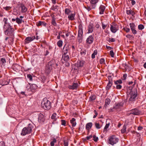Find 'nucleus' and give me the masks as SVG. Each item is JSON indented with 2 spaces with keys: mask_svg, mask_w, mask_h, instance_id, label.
<instances>
[{
  "mask_svg": "<svg viewBox=\"0 0 146 146\" xmlns=\"http://www.w3.org/2000/svg\"><path fill=\"white\" fill-rule=\"evenodd\" d=\"M124 102H121L119 103L115 104V106L111 110L112 111H114L113 109H119L121 107H122L123 106Z\"/></svg>",
  "mask_w": 146,
  "mask_h": 146,
  "instance_id": "9b49d317",
  "label": "nucleus"
},
{
  "mask_svg": "<svg viewBox=\"0 0 146 146\" xmlns=\"http://www.w3.org/2000/svg\"><path fill=\"white\" fill-rule=\"evenodd\" d=\"M108 79L109 82L106 88V90H108L110 89L112 84V80L111 77V76H109Z\"/></svg>",
  "mask_w": 146,
  "mask_h": 146,
  "instance_id": "1a4fd4ad",
  "label": "nucleus"
},
{
  "mask_svg": "<svg viewBox=\"0 0 146 146\" xmlns=\"http://www.w3.org/2000/svg\"><path fill=\"white\" fill-rule=\"evenodd\" d=\"M98 139V137H97L95 135H94L93 140L97 142Z\"/></svg>",
  "mask_w": 146,
  "mask_h": 146,
  "instance_id": "5fc2aeb1",
  "label": "nucleus"
},
{
  "mask_svg": "<svg viewBox=\"0 0 146 146\" xmlns=\"http://www.w3.org/2000/svg\"><path fill=\"white\" fill-rule=\"evenodd\" d=\"M36 25L38 27H39L42 25V21H39L38 22L36 23Z\"/></svg>",
  "mask_w": 146,
  "mask_h": 146,
  "instance_id": "4d7b16f0",
  "label": "nucleus"
},
{
  "mask_svg": "<svg viewBox=\"0 0 146 146\" xmlns=\"http://www.w3.org/2000/svg\"><path fill=\"white\" fill-rule=\"evenodd\" d=\"M0 62L2 65H4L6 62V60L4 58H1L0 60Z\"/></svg>",
  "mask_w": 146,
  "mask_h": 146,
  "instance_id": "72a5a7b5",
  "label": "nucleus"
},
{
  "mask_svg": "<svg viewBox=\"0 0 146 146\" xmlns=\"http://www.w3.org/2000/svg\"><path fill=\"white\" fill-rule=\"evenodd\" d=\"M78 84L77 83H73L72 85H69L68 88L69 89L74 90L76 89L78 86Z\"/></svg>",
  "mask_w": 146,
  "mask_h": 146,
  "instance_id": "ddd939ff",
  "label": "nucleus"
},
{
  "mask_svg": "<svg viewBox=\"0 0 146 146\" xmlns=\"http://www.w3.org/2000/svg\"><path fill=\"white\" fill-rule=\"evenodd\" d=\"M118 30L116 27H113L112 26H111L110 30L113 33H115Z\"/></svg>",
  "mask_w": 146,
  "mask_h": 146,
  "instance_id": "a878e982",
  "label": "nucleus"
},
{
  "mask_svg": "<svg viewBox=\"0 0 146 146\" xmlns=\"http://www.w3.org/2000/svg\"><path fill=\"white\" fill-rule=\"evenodd\" d=\"M27 78L30 81H32L33 77L32 75L30 74H28L27 75Z\"/></svg>",
  "mask_w": 146,
  "mask_h": 146,
  "instance_id": "8fccbe9b",
  "label": "nucleus"
},
{
  "mask_svg": "<svg viewBox=\"0 0 146 146\" xmlns=\"http://www.w3.org/2000/svg\"><path fill=\"white\" fill-rule=\"evenodd\" d=\"M51 23L54 26H57V23L56 22L55 20H52Z\"/></svg>",
  "mask_w": 146,
  "mask_h": 146,
  "instance_id": "3c124183",
  "label": "nucleus"
},
{
  "mask_svg": "<svg viewBox=\"0 0 146 146\" xmlns=\"http://www.w3.org/2000/svg\"><path fill=\"white\" fill-rule=\"evenodd\" d=\"M53 64L52 62H49L48 64L46 66L45 68V73L48 74H49L50 73L52 70V68H53L52 66Z\"/></svg>",
  "mask_w": 146,
  "mask_h": 146,
  "instance_id": "423d86ee",
  "label": "nucleus"
},
{
  "mask_svg": "<svg viewBox=\"0 0 146 146\" xmlns=\"http://www.w3.org/2000/svg\"><path fill=\"white\" fill-rule=\"evenodd\" d=\"M61 124L62 125L65 126L66 124V121L64 120H61Z\"/></svg>",
  "mask_w": 146,
  "mask_h": 146,
  "instance_id": "e2e57ef3",
  "label": "nucleus"
},
{
  "mask_svg": "<svg viewBox=\"0 0 146 146\" xmlns=\"http://www.w3.org/2000/svg\"><path fill=\"white\" fill-rule=\"evenodd\" d=\"M7 18H4L3 19V21L4 23V27H6V25H10V24L8 23H7Z\"/></svg>",
  "mask_w": 146,
  "mask_h": 146,
  "instance_id": "4c0bfd02",
  "label": "nucleus"
},
{
  "mask_svg": "<svg viewBox=\"0 0 146 146\" xmlns=\"http://www.w3.org/2000/svg\"><path fill=\"white\" fill-rule=\"evenodd\" d=\"M131 31L133 34L134 35L136 34L137 33V31L135 30V29L131 30Z\"/></svg>",
  "mask_w": 146,
  "mask_h": 146,
  "instance_id": "bf43d9fd",
  "label": "nucleus"
},
{
  "mask_svg": "<svg viewBox=\"0 0 146 146\" xmlns=\"http://www.w3.org/2000/svg\"><path fill=\"white\" fill-rule=\"evenodd\" d=\"M90 3L92 4H95L98 1V0H89Z\"/></svg>",
  "mask_w": 146,
  "mask_h": 146,
  "instance_id": "09e8293b",
  "label": "nucleus"
},
{
  "mask_svg": "<svg viewBox=\"0 0 146 146\" xmlns=\"http://www.w3.org/2000/svg\"><path fill=\"white\" fill-rule=\"evenodd\" d=\"M31 84L28 83L27 84V86L26 87V88L29 91H31L32 89H31Z\"/></svg>",
  "mask_w": 146,
  "mask_h": 146,
  "instance_id": "e433bc0d",
  "label": "nucleus"
},
{
  "mask_svg": "<svg viewBox=\"0 0 146 146\" xmlns=\"http://www.w3.org/2000/svg\"><path fill=\"white\" fill-rule=\"evenodd\" d=\"M129 25L131 29V30H132L133 29H135V25L133 23H130L129 24Z\"/></svg>",
  "mask_w": 146,
  "mask_h": 146,
  "instance_id": "de8ad7c7",
  "label": "nucleus"
},
{
  "mask_svg": "<svg viewBox=\"0 0 146 146\" xmlns=\"http://www.w3.org/2000/svg\"><path fill=\"white\" fill-rule=\"evenodd\" d=\"M94 40V35H91L89 36L87 38L86 42L88 44H92Z\"/></svg>",
  "mask_w": 146,
  "mask_h": 146,
  "instance_id": "9d476101",
  "label": "nucleus"
},
{
  "mask_svg": "<svg viewBox=\"0 0 146 146\" xmlns=\"http://www.w3.org/2000/svg\"><path fill=\"white\" fill-rule=\"evenodd\" d=\"M84 62L82 61H78L76 64V66L78 67H82L83 65Z\"/></svg>",
  "mask_w": 146,
  "mask_h": 146,
  "instance_id": "b1692460",
  "label": "nucleus"
},
{
  "mask_svg": "<svg viewBox=\"0 0 146 146\" xmlns=\"http://www.w3.org/2000/svg\"><path fill=\"white\" fill-rule=\"evenodd\" d=\"M94 28L92 24H90L89 25L88 28V32L87 33L89 34L92 33L94 31Z\"/></svg>",
  "mask_w": 146,
  "mask_h": 146,
  "instance_id": "dca6fc26",
  "label": "nucleus"
},
{
  "mask_svg": "<svg viewBox=\"0 0 146 146\" xmlns=\"http://www.w3.org/2000/svg\"><path fill=\"white\" fill-rule=\"evenodd\" d=\"M126 36L127 38H129V39H132V38H133V36L130 35L128 34L126 35Z\"/></svg>",
  "mask_w": 146,
  "mask_h": 146,
  "instance_id": "6e6d98bb",
  "label": "nucleus"
},
{
  "mask_svg": "<svg viewBox=\"0 0 146 146\" xmlns=\"http://www.w3.org/2000/svg\"><path fill=\"white\" fill-rule=\"evenodd\" d=\"M110 125V123L106 124L104 128V131H106L107 129L109 127Z\"/></svg>",
  "mask_w": 146,
  "mask_h": 146,
  "instance_id": "603ef678",
  "label": "nucleus"
},
{
  "mask_svg": "<svg viewBox=\"0 0 146 146\" xmlns=\"http://www.w3.org/2000/svg\"><path fill=\"white\" fill-rule=\"evenodd\" d=\"M31 91L32 92H33V90H36L37 88V85L35 84H32L31 85Z\"/></svg>",
  "mask_w": 146,
  "mask_h": 146,
  "instance_id": "c85d7f7f",
  "label": "nucleus"
},
{
  "mask_svg": "<svg viewBox=\"0 0 146 146\" xmlns=\"http://www.w3.org/2000/svg\"><path fill=\"white\" fill-rule=\"evenodd\" d=\"M16 19V22L17 24H20L22 23L23 21L22 19H21L18 17H17Z\"/></svg>",
  "mask_w": 146,
  "mask_h": 146,
  "instance_id": "7c9ffc66",
  "label": "nucleus"
},
{
  "mask_svg": "<svg viewBox=\"0 0 146 146\" xmlns=\"http://www.w3.org/2000/svg\"><path fill=\"white\" fill-rule=\"evenodd\" d=\"M126 13L127 14L130 15L132 16H134L135 14V13L131 10H127Z\"/></svg>",
  "mask_w": 146,
  "mask_h": 146,
  "instance_id": "bb28decb",
  "label": "nucleus"
},
{
  "mask_svg": "<svg viewBox=\"0 0 146 146\" xmlns=\"http://www.w3.org/2000/svg\"><path fill=\"white\" fill-rule=\"evenodd\" d=\"M57 141L56 139L54 138L52 140V141L50 143V145L51 146H54V143H56Z\"/></svg>",
  "mask_w": 146,
  "mask_h": 146,
  "instance_id": "2f4dec72",
  "label": "nucleus"
},
{
  "mask_svg": "<svg viewBox=\"0 0 146 146\" xmlns=\"http://www.w3.org/2000/svg\"><path fill=\"white\" fill-rule=\"evenodd\" d=\"M97 50H95L94 51L92 55V58L93 59L95 58V55H96L97 54Z\"/></svg>",
  "mask_w": 146,
  "mask_h": 146,
  "instance_id": "c9c22d12",
  "label": "nucleus"
},
{
  "mask_svg": "<svg viewBox=\"0 0 146 146\" xmlns=\"http://www.w3.org/2000/svg\"><path fill=\"white\" fill-rule=\"evenodd\" d=\"M126 125H124L123 129L121 130V133H124L126 131Z\"/></svg>",
  "mask_w": 146,
  "mask_h": 146,
  "instance_id": "a19ab883",
  "label": "nucleus"
},
{
  "mask_svg": "<svg viewBox=\"0 0 146 146\" xmlns=\"http://www.w3.org/2000/svg\"><path fill=\"white\" fill-rule=\"evenodd\" d=\"M100 63L101 64H104L105 62V60L104 58H102L100 59Z\"/></svg>",
  "mask_w": 146,
  "mask_h": 146,
  "instance_id": "0e129e2a",
  "label": "nucleus"
},
{
  "mask_svg": "<svg viewBox=\"0 0 146 146\" xmlns=\"http://www.w3.org/2000/svg\"><path fill=\"white\" fill-rule=\"evenodd\" d=\"M58 6L57 5H53L51 7V9L54 11L55 12H57L58 10L57 7Z\"/></svg>",
  "mask_w": 146,
  "mask_h": 146,
  "instance_id": "473e14b6",
  "label": "nucleus"
},
{
  "mask_svg": "<svg viewBox=\"0 0 146 146\" xmlns=\"http://www.w3.org/2000/svg\"><path fill=\"white\" fill-rule=\"evenodd\" d=\"M92 138V135H90L89 136H87L86 137V139L88 140H89L91 138Z\"/></svg>",
  "mask_w": 146,
  "mask_h": 146,
  "instance_id": "774afa93",
  "label": "nucleus"
},
{
  "mask_svg": "<svg viewBox=\"0 0 146 146\" xmlns=\"http://www.w3.org/2000/svg\"><path fill=\"white\" fill-rule=\"evenodd\" d=\"M108 39H107V40L109 42H114L115 41V39L113 38H108Z\"/></svg>",
  "mask_w": 146,
  "mask_h": 146,
  "instance_id": "37998d69",
  "label": "nucleus"
},
{
  "mask_svg": "<svg viewBox=\"0 0 146 146\" xmlns=\"http://www.w3.org/2000/svg\"><path fill=\"white\" fill-rule=\"evenodd\" d=\"M122 83L121 80H119L115 82V84L116 85V88L117 89H120L121 88L122 86L120 84Z\"/></svg>",
  "mask_w": 146,
  "mask_h": 146,
  "instance_id": "4468645a",
  "label": "nucleus"
},
{
  "mask_svg": "<svg viewBox=\"0 0 146 146\" xmlns=\"http://www.w3.org/2000/svg\"><path fill=\"white\" fill-rule=\"evenodd\" d=\"M110 54L111 57H114V53L113 50H111L110 52Z\"/></svg>",
  "mask_w": 146,
  "mask_h": 146,
  "instance_id": "69168bd1",
  "label": "nucleus"
},
{
  "mask_svg": "<svg viewBox=\"0 0 146 146\" xmlns=\"http://www.w3.org/2000/svg\"><path fill=\"white\" fill-rule=\"evenodd\" d=\"M11 7L10 6H7L4 8V9H5L6 10H9Z\"/></svg>",
  "mask_w": 146,
  "mask_h": 146,
  "instance_id": "338daca9",
  "label": "nucleus"
},
{
  "mask_svg": "<svg viewBox=\"0 0 146 146\" xmlns=\"http://www.w3.org/2000/svg\"><path fill=\"white\" fill-rule=\"evenodd\" d=\"M50 62H52V63L53 64V65H52V66L53 68H55L57 66V64L55 62L54 60H52L50 61Z\"/></svg>",
  "mask_w": 146,
  "mask_h": 146,
  "instance_id": "f704fd0d",
  "label": "nucleus"
},
{
  "mask_svg": "<svg viewBox=\"0 0 146 146\" xmlns=\"http://www.w3.org/2000/svg\"><path fill=\"white\" fill-rule=\"evenodd\" d=\"M76 119L74 118H72L71 120H70V123L72 124V127H75L76 126V123L75 121Z\"/></svg>",
  "mask_w": 146,
  "mask_h": 146,
  "instance_id": "393cba45",
  "label": "nucleus"
},
{
  "mask_svg": "<svg viewBox=\"0 0 146 146\" xmlns=\"http://www.w3.org/2000/svg\"><path fill=\"white\" fill-rule=\"evenodd\" d=\"M75 13H71L68 16V18L70 20L73 21L75 19Z\"/></svg>",
  "mask_w": 146,
  "mask_h": 146,
  "instance_id": "412c9836",
  "label": "nucleus"
},
{
  "mask_svg": "<svg viewBox=\"0 0 146 146\" xmlns=\"http://www.w3.org/2000/svg\"><path fill=\"white\" fill-rule=\"evenodd\" d=\"M33 128V127L32 124L29 123L27 127H25L23 129L21 133V135L25 136L27 134L31 133Z\"/></svg>",
  "mask_w": 146,
  "mask_h": 146,
  "instance_id": "f257e3e1",
  "label": "nucleus"
},
{
  "mask_svg": "<svg viewBox=\"0 0 146 146\" xmlns=\"http://www.w3.org/2000/svg\"><path fill=\"white\" fill-rule=\"evenodd\" d=\"M56 113L53 114L51 116V118L52 119H54V120H56Z\"/></svg>",
  "mask_w": 146,
  "mask_h": 146,
  "instance_id": "680f3d73",
  "label": "nucleus"
},
{
  "mask_svg": "<svg viewBox=\"0 0 146 146\" xmlns=\"http://www.w3.org/2000/svg\"><path fill=\"white\" fill-rule=\"evenodd\" d=\"M4 27L5 30V34L8 36H13V30L10 25H7Z\"/></svg>",
  "mask_w": 146,
  "mask_h": 146,
  "instance_id": "7ed1b4c3",
  "label": "nucleus"
},
{
  "mask_svg": "<svg viewBox=\"0 0 146 146\" xmlns=\"http://www.w3.org/2000/svg\"><path fill=\"white\" fill-rule=\"evenodd\" d=\"M105 9V7L103 5H101L99 8L100 11V14H102L104 13V12Z\"/></svg>",
  "mask_w": 146,
  "mask_h": 146,
  "instance_id": "aec40b11",
  "label": "nucleus"
},
{
  "mask_svg": "<svg viewBox=\"0 0 146 146\" xmlns=\"http://www.w3.org/2000/svg\"><path fill=\"white\" fill-rule=\"evenodd\" d=\"M95 125L96 128L97 129H100L102 126L99 123L97 122L95 123Z\"/></svg>",
  "mask_w": 146,
  "mask_h": 146,
  "instance_id": "58836bf2",
  "label": "nucleus"
},
{
  "mask_svg": "<svg viewBox=\"0 0 146 146\" xmlns=\"http://www.w3.org/2000/svg\"><path fill=\"white\" fill-rule=\"evenodd\" d=\"M110 102V100L109 98H106L105 101V106H107L108 105H109Z\"/></svg>",
  "mask_w": 146,
  "mask_h": 146,
  "instance_id": "c756f323",
  "label": "nucleus"
},
{
  "mask_svg": "<svg viewBox=\"0 0 146 146\" xmlns=\"http://www.w3.org/2000/svg\"><path fill=\"white\" fill-rule=\"evenodd\" d=\"M20 7L21 8V11L22 13H25L27 11V8L23 4H21Z\"/></svg>",
  "mask_w": 146,
  "mask_h": 146,
  "instance_id": "4be33fe9",
  "label": "nucleus"
},
{
  "mask_svg": "<svg viewBox=\"0 0 146 146\" xmlns=\"http://www.w3.org/2000/svg\"><path fill=\"white\" fill-rule=\"evenodd\" d=\"M64 146H68V141H64Z\"/></svg>",
  "mask_w": 146,
  "mask_h": 146,
  "instance_id": "052dcab7",
  "label": "nucleus"
},
{
  "mask_svg": "<svg viewBox=\"0 0 146 146\" xmlns=\"http://www.w3.org/2000/svg\"><path fill=\"white\" fill-rule=\"evenodd\" d=\"M9 82V81H7L5 79H2L0 80V84L2 86L8 84Z\"/></svg>",
  "mask_w": 146,
  "mask_h": 146,
  "instance_id": "6ab92c4d",
  "label": "nucleus"
},
{
  "mask_svg": "<svg viewBox=\"0 0 146 146\" xmlns=\"http://www.w3.org/2000/svg\"><path fill=\"white\" fill-rule=\"evenodd\" d=\"M137 92L135 91H131L130 92V97L129 99V102H132L135 100L136 97L137 96Z\"/></svg>",
  "mask_w": 146,
  "mask_h": 146,
  "instance_id": "39448f33",
  "label": "nucleus"
},
{
  "mask_svg": "<svg viewBox=\"0 0 146 146\" xmlns=\"http://www.w3.org/2000/svg\"><path fill=\"white\" fill-rule=\"evenodd\" d=\"M63 42L61 40H59L57 42V45L59 47H61L62 46Z\"/></svg>",
  "mask_w": 146,
  "mask_h": 146,
  "instance_id": "79ce46f5",
  "label": "nucleus"
},
{
  "mask_svg": "<svg viewBox=\"0 0 146 146\" xmlns=\"http://www.w3.org/2000/svg\"><path fill=\"white\" fill-rule=\"evenodd\" d=\"M86 50H81L80 54L84 56L86 54Z\"/></svg>",
  "mask_w": 146,
  "mask_h": 146,
  "instance_id": "864d4df0",
  "label": "nucleus"
},
{
  "mask_svg": "<svg viewBox=\"0 0 146 146\" xmlns=\"http://www.w3.org/2000/svg\"><path fill=\"white\" fill-rule=\"evenodd\" d=\"M102 25V29L104 30L105 29L107 26V24H104L103 22H101Z\"/></svg>",
  "mask_w": 146,
  "mask_h": 146,
  "instance_id": "c03bdc74",
  "label": "nucleus"
},
{
  "mask_svg": "<svg viewBox=\"0 0 146 146\" xmlns=\"http://www.w3.org/2000/svg\"><path fill=\"white\" fill-rule=\"evenodd\" d=\"M144 28V26L142 24L139 25L138 26V29L140 30H142Z\"/></svg>",
  "mask_w": 146,
  "mask_h": 146,
  "instance_id": "a18cd8bd",
  "label": "nucleus"
},
{
  "mask_svg": "<svg viewBox=\"0 0 146 146\" xmlns=\"http://www.w3.org/2000/svg\"><path fill=\"white\" fill-rule=\"evenodd\" d=\"M129 115L132 114L135 115H139L141 114V112L137 109L135 108L130 110L129 111Z\"/></svg>",
  "mask_w": 146,
  "mask_h": 146,
  "instance_id": "6e6552de",
  "label": "nucleus"
},
{
  "mask_svg": "<svg viewBox=\"0 0 146 146\" xmlns=\"http://www.w3.org/2000/svg\"><path fill=\"white\" fill-rule=\"evenodd\" d=\"M77 39L79 42H81L82 41V36H78Z\"/></svg>",
  "mask_w": 146,
  "mask_h": 146,
  "instance_id": "49530a36",
  "label": "nucleus"
},
{
  "mask_svg": "<svg viewBox=\"0 0 146 146\" xmlns=\"http://www.w3.org/2000/svg\"><path fill=\"white\" fill-rule=\"evenodd\" d=\"M119 139L115 135H112L109 138L108 142L110 144L113 145L118 141Z\"/></svg>",
  "mask_w": 146,
  "mask_h": 146,
  "instance_id": "20e7f679",
  "label": "nucleus"
},
{
  "mask_svg": "<svg viewBox=\"0 0 146 146\" xmlns=\"http://www.w3.org/2000/svg\"><path fill=\"white\" fill-rule=\"evenodd\" d=\"M35 39V36L32 37H27L25 40V42L26 43H29L30 42L32 41Z\"/></svg>",
  "mask_w": 146,
  "mask_h": 146,
  "instance_id": "2eb2a0df",
  "label": "nucleus"
},
{
  "mask_svg": "<svg viewBox=\"0 0 146 146\" xmlns=\"http://www.w3.org/2000/svg\"><path fill=\"white\" fill-rule=\"evenodd\" d=\"M64 12L65 14L68 15L72 12L68 8H66L65 9Z\"/></svg>",
  "mask_w": 146,
  "mask_h": 146,
  "instance_id": "cd10ccee",
  "label": "nucleus"
},
{
  "mask_svg": "<svg viewBox=\"0 0 146 146\" xmlns=\"http://www.w3.org/2000/svg\"><path fill=\"white\" fill-rule=\"evenodd\" d=\"M92 122H89L86 124V129L88 130H90L92 126Z\"/></svg>",
  "mask_w": 146,
  "mask_h": 146,
  "instance_id": "5701e85b",
  "label": "nucleus"
},
{
  "mask_svg": "<svg viewBox=\"0 0 146 146\" xmlns=\"http://www.w3.org/2000/svg\"><path fill=\"white\" fill-rule=\"evenodd\" d=\"M83 35V28L82 27L81 25H79V29L78 31V36H82Z\"/></svg>",
  "mask_w": 146,
  "mask_h": 146,
  "instance_id": "a211bd4d",
  "label": "nucleus"
},
{
  "mask_svg": "<svg viewBox=\"0 0 146 146\" xmlns=\"http://www.w3.org/2000/svg\"><path fill=\"white\" fill-rule=\"evenodd\" d=\"M41 106L46 110L50 109L51 107L50 102L46 98H44L41 103Z\"/></svg>",
  "mask_w": 146,
  "mask_h": 146,
  "instance_id": "f03ea898",
  "label": "nucleus"
},
{
  "mask_svg": "<svg viewBox=\"0 0 146 146\" xmlns=\"http://www.w3.org/2000/svg\"><path fill=\"white\" fill-rule=\"evenodd\" d=\"M38 120L39 122L40 123H43L45 120V118L44 115L40 113L38 114Z\"/></svg>",
  "mask_w": 146,
  "mask_h": 146,
  "instance_id": "f8f14e48",
  "label": "nucleus"
},
{
  "mask_svg": "<svg viewBox=\"0 0 146 146\" xmlns=\"http://www.w3.org/2000/svg\"><path fill=\"white\" fill-rule=\"evenodd\" d=\"M124 30L127 33L129 32L130 31V29L129 28L126 27H125L123 28Z\"/></svg>",
  "mask_w": 146,
  "mask_h": 146,
  "instance_id": "13d9d810",
  "label": "nucleus"
},
{
  "mask_svg": "<svg viewBox=\"0 0 146 146\" xmlns=\"http://www.w3.org/2000/svg\"><path fill=\"white\" fill-rule=\"evenodd\" d=\"M70 47L68 44H65L63 48V54L64 55H66L68 53H69L70 52Z\"/></svg>",
  "mask_w": 146,
  "mask_h": 146,
  "instance_id": "0eeeda50",
  "label": "nucleus"
},
{
  "mask_svg": "<svg viewBox=\"0 0 146 146\" xmlns=\"http://www.w3.org/2000/svg\"><path fill=\"white\" fill-rule=\"evenodd\" d=\"M96 98V97L95 95H92L90 96V99L91 101H92L95 100Z\"/></svg>",
  "mask_w": 146,
  "mask_h": 146,
  "instance_id": "ea45409f",
  "label": "nucleus"
},
{
  "mask_svg": "<svg viewBox=\"0 0 146 146\" xmlns=\"http://www.w3.org/2000/svg\"><path fill=\"white\" fill-rule=\"evenodd\" d=\"M69 60V56L68 55H65L64 54L62 55V60L63 61L64 60L65 62H68Z\"/></svg>",
  "mask_w": 146,
  "mask_h": 146,
  "instance_id": "f3484780",
  "label": "nucleus"
}]
</instances>
